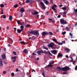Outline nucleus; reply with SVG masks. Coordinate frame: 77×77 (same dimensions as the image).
<instances>
[{
  "label": "nucleus",
  "instance_id": "obj_1",
  "mask_svg": "<svg viewBox=\"0 0 77 77\" xmlns=\"http://www.w3.org/2000/svg\"><path fill=\"white\" fill-rule=\"evenodd\" d=\"M57 69H58L60 70V71H67L69 70L70 68L69 67L67 66H65L64 67L61 68L60 67L58 66L57 67Z\"/></svg>",
  "mask_w": 77,
  "mask_h": 77
},
{
  "label": "nucleus",
  "instance_id": "obj_2",
  "mask_svg": "<svg viewBox=\"0 0 77 77\" xmlns=\"http://www.w3.org/2000/svg\"><path fill=\"white\" fill-rule=\"evenodd\" d=\"M28 33H29V34H32L34 35H39V32L35 31H31V32H29Z\"/></svg>",
  "mask_w": 77,
  "mask_h": 77
},
{
  "label": "nucleus",
  "instance_id": "obj_3",
  "mask_svg": "<svg viewBox=\"0 0 77 77\" xmlns=\"http://www.w3.org/2000/svg\"><path fill=\"white\" fill-rule=\"evenodd\" d=\"M60 23L62 24H68V23L65 20L63 19H61L60 20Z\"/></svg>",
  "mask_w": 77,
  "mask_h": 77
},
{
  "label": "nucleus",
  "instance_id": "obj_4",
  "mask_svg": "<svg viewBox=\"0 0 77 77\" xmlns=\"http://www.w3.org/2000/svg\"><path fill=\"white\" fill-rule=\"evenodd\" d=\"M44 53L45 54H49L51 56H53V55L51 54L50 53V52L48 51V50L46 51L45 50Z\"/></svg>",
  "mask_w": 77,
  "mask_h": 77
},
{
  "label": "nucleus",
  "instance_id": "obj_5",
  "mask_svg": "<svg viewBox=\"0 0 77 77\" xmlns=\"http://www.w3.org/2000/svg\"><path fill=\"white\" fill-rule=\"evenodd\" d=\"M40 5L42 6V8L43 9V10H44L45 9V5H44V3L42 2H40Z\"/></svg>",
  "mask_w": 77,
  "mask_h": 77
},
{
  "label": "nucleus",
  "instance_id": "obj_6",
  "mask_svg": "<svg viewBox=\"0 0 77 77\" xmlns=\"http://www.w3.org/2000/svg\"><path fill=\"white\" fill-rule=\"evenodd\" d=\"M41 53L43 54L44 53V52L42 50H41L40 51H38L37 52L38 55H39V56L41 54Z\"/></svg>",
  "mask_w": 77,
  "mask_h": 77
},
{
  "label": "nucleus",
  "instance_id": "obj_7",
  "mask_svg": "<svg viewBox=\"0 0 77 77\" xmlns=\"http://www.w3.org/2000/svg\"><path fill=\"white\" fill-rule=\"evenodd\" d=\"M54 45V43L51 42L50 43L49 45H48V46L51 48H53V47Z\"/></svg>",
  "mask_w": 77,
  "mask_h": 77
},
{
  "label": "nucleus",
  "instance_id": "obj_8",
  "mask_svg": "<svg viewBox=\"0 0 77 77\" xmlns=\"http://www.w3.org/2000/svg\"><path fill=\"white\" fill-rule=\"evenodd\" d=\"M51 51L52 53L54 54L55 55L57 54V51L56 50H52Z\"/></svg>",
  "mask_w": 77,
  "mask_h": 77
},
{
  "label": "nucleus",
  "instance_id": "obj_9",
  "mask_svg": "<svg viewBox=\"0 0 77 77\" xmlns=\"http://www.w3.org/2000/svg\"><path fill=\"white\" fill-rule=\"evenodd\" d=\"M9 39L10 40V41L8 42L9 44H12V43H13V40H12V39L11 38H9Z\"/></svg>",
  "mask_w": 77,
  "mask_h": 77
},
{
  "label": "nucleus",
  "instance_id": "obj_10",
  "mask_svg": "<svg viewBox=\"0 0 77 77\" xmlns=\"http://www.w3.org/2000/svg\"><path fill=\"white\" fill-rule=\"evenodd\" d=\"M47 34H48V33L47 32L45 31L43 32L42 33V36H45V35H46Z\"/></svg>",
  "mask_w": 77,
  "mask_h": 77
},
{
  "label": "nucleus",
  "instance_id": "obj_11",
  "mask_svg": "<svg viewBox=\"0 0 77 77\" xmlns=\"http://www.w3.org/2000/svg\"><path fill=\"white\" fill-rule=\"evenodd\" d=\"M20 12H25V10H24V8H21L20 9Z\"/></svg>",
  "mask_w": 77,
  "mask_h": 77
},
{
  "label": "nucleus",
  "instance_id": "obj_12",
  "mask_svg": "<svg viewBox=\"0 0 77 77\" xmlns=\"http://www.w3.org/2000/svg\"><path fill=\"white\" fill-rule=\"evenodd\" d=\"M0 66H3V62H2V59H0Z\"/></svg>",
  "mask_w": 77,
  "mask_h": 77
},
{
  "label": "nucleus",
  "instance_id": "obj_13",
  "mask_svg": "<svg viewBox=\"0 0 77 77\" xmlns=\"http://www.w3.org/2000/svg\"><path fill=\"white\" fill-rule=\"evenodd\" d=\"M32 2V0H26L25 1L26 3H30Z\"/></svg>",
  "mask_w": 77,
  "mask_h": 77
},
{
  "label": "nucleus",
  "instance_id": "obj_14",
  "mask_svg": "<svg viewBox=\"0 0 77 77\" xmlns=\"http://www.w3.org/2000/svg\"><path fill=\"white\" fill-rule=\"evenodd\" d=\"M23 52L25 53V54H27V53H28V51H27V50L26 49H25L24 50Z\"/></svg>",
  "mask_w": 77,
  "mask_h": 77
},
{
  "label": "nucleus",
  "instance_id": "obj_15",
  "mask_svg": "<svg viewBox=\"0 0 77 77\" xmlns=\"http://www.w3.org/2000/svg\"><path fill=\"white\" fill-rule=\"evenodd\" d=\"M17 31L18 33H21V32H23V31H22L21 29H18L17 30Z\"/></svg>",
  "mask_w": 77,
  "mask_h": 77
},
{
  "label": "nucleus",
  "instance_id": "obj_16",
  "mask_svg": "<svg viewBox=\"0 0 77 77\" xmlns=\"http://www.w3.org/2000/svg\"><path fill=\"white\" fill-rule=\"evenodd\" d=\"M62 54L60 53H59L58 54V57H62Z\"/></svg>",
  "mask_w": 77,
  "mask_h": 77
},
{
  "label": "nucleus",
  "instance_id": "obj_17",
  "mask_svg": "<svg viewBox=\"0 0 77 77\" xmlns=\"http://www.w3.org/2000/svg\"><path fill=\"white\" fill-rule=\"evenodd\" d=\"M66 13L65 12H63V14H62V15L63 17H65V16H66Z\"/></svg>",
  "mask_w": 77,
  "mask_h": 77
},
{
  "label": "nucleus",
  "instance_id": "obj_18",
  "mask_svg": "<svg viewBox=\"0 0 77 77\" xmlns=\"http://www.w3.org/2000/svg\"><path fill=\"white\" fill-rule=\"evenodd\" d=\"M2 58L4 59H6V56L5 54H3L2 55Z\"/></svg>",
  "mask_w": 77,
  "mask_h": 77
},
{
  "label": "nucleus",
  "instance_id": "obj_19",
  "mask_svg": "<svg viewBox=\"0 0 77 77\" xmlns=\"http://www.w3.org/2000/svg\"><path fill=\"white\" fill-rule=\"evenodd\" d=\"M20 28L21 29V30L22 31H23V30H24V26H20Z\"/></svg>",
  "mask_w": 77,
  "mask_h": 77
},
{
  "label": "nucleus",
  "instance_id": "obj_20",
  "mask_svg": "<svg viewBox=\"0 0 77 77\" xmlns=\"http://www.w3.org/2000/svg\"><path fill=\"white\" fill-rule=\"evenodd\" d=\"M52 10H53L55 13H57V10L56 9H55V8L53 7L52 8Z\"/></svg>",
  "mask_w": 77,
  "mask_h": 77
},
{
  "label": "nucleus",
  "instance_id": "obj_21",
  "mask_svg": "<svg viewBox=\"0 0 77 77\" xmlns=\"http://www.w3.org/2000/svg\"><path fill=\"white\" fill-rule=\"evenodd\" d=\"M12 16L11 15L9 17V20L10 21H12Z\"/></svg>",
  "mask_w": 77,
  "mask_h": 77
},
{
  "label": "nucleus",
  "instance_id": "obj_22",
  "mask_svg": "<svg viewBox=\"0 0 77 77\" xmlns=\"http://www.w3.org/2000/svg\"><path fill=\"white\" fill-rule=\"evenodd\" d=\"M52 40L53 41H54V42H57V43L58 42L57 41V40H56V39L53 38L52 39Z\"/></svg>",
  "mask_w": 77,
  "mask_h": 77
},
{
  "label": "nucleus",
  "instance_id": "obj_23",
  "mask_svg": "<svg viewBox=\"0 0 77 77\" xmlns=\"http://www.w3.org/2000/svg\"><path fill=\"white\" fill-rule=\"evenodd\" d=\"M62 9L63 11H65V10H66V7H62Z\"/></svg>",
  "mask_w": 77,
  "mask_h": 77
},
{
  "label": "nucleus",
  "instance_id": "obj_24",
  "mask_svg": "<svg viewBox=\"0 0 77 77\" xmlns=\"http://www.w3.org/2000/svg\"><path fill=\"white\" fill-rule=\"evenodd\" d=\"M49 34L50 35H53V34L52 32H49Z\"/></svg>",
  "mask_w": 77,
  "mask_h": 77
},
{
  "label": "nucleus",
  "instance_id": "obj_25",
  "mask_svg": "<svg viewBox=\"0 0 77 77\" xmlns=\"http://www.w3.org/2000/svg\"><path fill=\"white\" fill-rule=\"evenodd\" d=\"M66 50V51H67V52H69V51H70V49H69V48H66L65 49Z\"/></svg>",
  "mask_w": 77,
  "mask_h": 77
},
{
  "label": "nucleus",
  "instance_id": "obj_26",
  "mask_svg": "<svg viewBox=\"0 0 77 77\" xmlns=\"http://www.w3.org/2000/svg\"><path fill=\"white\" fill-rule=\"evenodd\" d=\"M17 23L18 24H21V22H20V20H18L17 21Z\"/></svg>",
  "mask_w": 77,
  "mask_h": 77
},
{
  "label": "nucleus",
  "instance_id": "obj_27",
  "mask_svg": "<svg viewBox=\"0 0 77 77\" xmlns=\"http://www.w3.org/2000/svg\"><path fill=\"white\" fill-rule=\"evenodd\" d=\"M35 11L34 10H32L31 11V13L33 15H34V13H35Z\"/></svg>",
  "mask_w": 77,
  "mask_h": 77
},
{
  "label": "nucleus",
  "instance_id": "obj_28",
  "mask_svg": "<svg viewBox=\"0 0 77 77\" xmlns=\"http://www.w3.org/2000/svg\"><path fill=\"white\" fill-rule=\"evenodd\" d=\"M57 6L56 5H54L52 7V9H53V8H57Z\"/></svg>",
  "mask_w": 77,
  "mask_h": 77
},
{
  "label": "nucleus",
  "instance_id": "obj_29",
  "mask_svg": "<svg viewBox=\"0 0 77 77\" xmlns=\"http://www.w3.org/2000/svg\"><path fill=\"white\" fill-rule=\"evenodd\" d=\"M57 44H58V45H62L63 44V43H59L58 42H57Z\"/></svg>",
  "mask_w": 77,
  "mask_h": 77
},
{
  "label": "nucleus",
  "instance_id": "obj_30",
  "mask_svg": "<svg viewBox=\"0 0 77 77\" xmlns=\"http://www.w3.org/2000/svg\"><path fill=\"white\" fill-rule=\"evenodd\" d=\"M37 14H38V11H35L34 14V15H36Z\"/></svg>",
  "mask_w": 77,
  "mask_h": 77
},
{
  "label": "nucleus",
  "instance_id": "obj_31",
  "mask_svg": "<svg viewBox=\"0 0 77 77\" xmlns=\"http://www.w3.org/2000/svg\"><path fill=\"white\" fill-rule=\"evenodd\" d=\"M70 58L71 59V60H70V61L71 62H73V58H72V57H70Z\"/></svg>",
  "mask_w": 77,
  "mask_h": 77
},
{
  "label": "nucleus",
  "instance_id": "obj_32",
  "mask_svg": "<svg viewBox=\"0 0 77 77\" xmlns=\"http://www.w3.org/2000/svg\"><path fill=\"white\" fill-rule=\"evenodd\" d=\"M45 4H46V5L49 4V2H48V1H46L45 2Z\"/></svg>",
  "mask_w": 77,
  "mask_h": 77
},
{
  "label": "nucleus",
  "instance_id": "obj_33",
  "mask_svg": "<svg viewBox=\"0 0 77 77\" xmlns=\"http://www.w3.org/2000/svg\"><path fill=\"white\" fill-rule=\"evenodd\" d=\"M3 18L4 19H5V18H6V15H3Z\"/></svg>",
  "mask_w": 77,
  "mask_h": 77
},
{
  "label": "nucleus",
  "instance_id": "obj_34",
  "mask_svg": "<svg viewBox=\"0 0 77 77\" xmlns=\"http://www.w3.org/2000/svg\"><path fill=\"white\" fill-rule=\"evenodd\" d=\"M30 25L29 24L26 25L25 26V27H30Z\"/></svg>",
  "mask_w": 77,
  "mask_h": 77
},
{
  "label": "nucleus",
  "instance_id": "obj_35",
  "mask_svg": "<svg viewBox=\"0 0 77 77\" xmlns=\"http://www.w3.org/2000/svg\"><path fill=\"white\" fill-rule=\"evenodd\" d=\"M14 8H17L18 7V5L17 4H16L14 6Z\"/></svg>",
  "mask_w": 77,
  "mask_h": 77
},
{
  "label": "nucleus",
  "instance_id": "obj_36",
  "mask_svg": "<svg viewBox=\"0 0 77 77\" xmlns=\"http://www.w3.org/2000/svg\"><path fill=\"white\" fill-rule=\"evenodd\" d=\"M54 63V61H51L50 63V64H53Z\"/></svg>",
  "mask_w": 77,
  "mask_h": 77
},
{
  "label": "nucleus",
  "instance_id": "obj_37",
  "mask_svg": "<svg viewBox=\"0 0 77 77\" xmlns=\"http://www.w3.org/2000/svg\"><path fill=\"white\" fill-rule=\"evenodd\" d=\"M20 42L21 43V44H23L26 45V43H25L24 42Z\"/></svg>",
  "mask_w": 77,
  "mask_h": 77
},
{
  "label": "nucleus",
  "instance_id": "obj_38",
  "mask_svg": "<svg viewBox=\"0 0 77 77\" xmlns=\"http://www.w3.org/2000/svg\"><path fill=\"white\" fill-rule=\"evenodd\" d=\"M42 20H44V19H45V16H44L43 15H42Z\"/></svg>",
  "mask_w": 77,
  "mask_h": 77
},
{
  "label": "nucleus",
  "instance_id": "obj_39",
  "mask_svg": "<svg viewBox=\"0 0 77 77\" xmlns=\"http://www.w3.org/2000/svg\"><path fill=\"white\" fill-rule=\"evenodd\" d=\"M66 33V32L64 31V32H62V35H65Z\"/></svg>",
  "mask_w": 77,
  "mask_h": 77
},
{
  "label": "nucleus",
  "instance_id": "obj_40",
  "mask_svg": "<svg viewBox=\"0 0 77 77\" xmlns=\"http://www.w3.org/2000/svg\"><path fill=\"white\" fill-rule=\"evenodd\" d=\"M43 48L44 49H45V50H48V48L44 46L43 47Z\"/></svg>",
  "mask_w": 77,
  "mask_h": 77
},
{
  "label": "nucleus",
  "instance_id": "obj_41",
  "mask_svg": "<svg viewBox=\"0 0 77 77\" xmlns=\"http://www.w3.org/2000/svg\"><path fill=\"white\" fill-rule=\"evenodd\" d=\"M1 8H3L4 7V5L1 4Z\"/></svg>",
  "mask_w": 77,
  "mask_h": 77
},
{
  "label": "nucleus",
  "instance_id": "obj_42",
  "mask_svg": "<svg viewBox=\"0 0 77 77\" xmlns=\"http://www.w3.org/2000/svg\"><path fill=\"white\" fill-rule=\"evenodd\" d=\"M48 66H50V67H52V66H53V65H51V64H50Z\"/></svg>",
  "mask_w": 77,
  "mask_h": 77
},
{
  "label": "nucleus",
  "instance_id": "obj_43",
  "mask_svg": "<svg viewBox=\"0 0 77 77\" xmlns=\"http://www.w3.org/2000/svg\"><path fill=\"white\" fill-rule=\"evenodd\" d=\"M13 54H14V55H17V53L14 51H13Z\"/></svg>",
  "mask_w": 77,
  "mask_h": 77
},
{
  "label": "nucleus",
  "instance_id": "obj_44",
  "mask_svg": "<svg viewBox=\"0 0 77 77\" xmlns=\"http://www.w3.org/2000/svg\"><path fill=\"white\" fill-rule=\"evenodd\" d=\"M75 70H77V65H76L75 68Z\"/></svg>",
  "mask_w": 77,
  "mask_h": 77
},
{
  "label": "nucleus",
  "instance_id": "obj_45",
  "mask_svg": "<svg viewBox=\"0 0 77 77\" xmlns=\"http://www.w3.org/2000/svg\"><path fill=\"white\" fill-rule=\"evenodd\" d=\"M6 50V48H4L3 49V51H5Z\"/></svg>",
  "mask_w": 77,
  "mask_h": 77
},
{
  "label": "nucleus",
  "instance_id": "obj_46",
  "mask_svg": "<svg viewBox=\"0 0 77 77\" xmlns=\"http://www.w3.org/2000/svg\"><path fill=\"white\" fill-rule=\"evenodd\" d=\"M14 72H12L11 73V75L12 76H14Z\"/></svg>",
  "mask_w": 77,
  "mask_h": 77
},
{
  "label": "nucleus",
  "instance_id": "obj_47",
  "mask_svg": "<svg viewBox=\"0 0 77 77\" xmlns=\"http://www.w3.org/2000/svg\"><path fill=\"white\" fill-rule=\"evenodd\" d=\"M6 73V71H4L3 72V74H5Z\"/></svg>",
  "mask_w": 77,
  "mask_h": 77
},
{
  "label": "nucleus",
  "instance_id": "obj_48",
  "mask_svg": "<svg viewBox=\"0 0 77 77\" xmlns=\"http://www.w3.org/2000/svg\"><path fill=\"white\" fill-rule=\"evenodd\" d=\"M60 15H58L57 17V18H60Z\"/></svg>",
  "mask_w": 77,
  "mask_h": 77
},
{
  "label": "nucleus",
  "instance_id": "obj_49",
  "mask_svg": "<svg viewBox=\"0 0 77 77\" xmlns=\"http://www.w3.org/2000/svg\"><path fill=\"white\" fill-rule=\"evenodd\" d=\"M69 34L70 36H72V33H71L70 32Z\"/></svg>",
  "mask_w": 77,
  "mask_h": 77
},
{
  "label": "nucleus",
  "instance_id": "obj_50",
  "mask_svg": "<svg viewBox=\"0 0 77 77\" xmlns=\"http://www.w3.org/2000/svg\"><path fill=\"white\" fill-rule=\"evenodd\" d=\"M42 74L44 77H45V75L44 74V72L42 73Z\"/></svg>",
  "mask_w": 77,
  "mask_h": 77
},
{
  "label": "nucleus",
  "instance_id": "obj_51",
  "mask_svg": "<svg viewBox=\"0 0 77 77\" xmlns=\"http://www.w3.org/2000/svg\"><path fill=\"white\" fill-rule=\"evenodd\" d=\"M75 63V60L73 61V62H72V63L73 64H74Z\"/></svg>",
  "mask_w": 77,
  "mask_h": 77
},
{
  "label": "nucleus",
  "instance_id": "obj_52",
  "mask_svg": "<svg viewBox=\"0 0 77 77\" xmlns=\"http://www.w3.org/2000/svg\"><path fill=\"white\" fill-rule=\"evenodd\" d=\"M36 60H39V57H37L36 58Z\"/></svg>",
  "mask_w": 77,
  "mask_h": 77
},
{
  "label": "nucleus",
  "instance_id": "obj_53",
  "mask_svg": "<svg viewBox=\"0 0 77 77\" xmlns=\"http://www.w3.org/2000/svg\"><path fill=\"white\" fill-rule=\"evenodd\" d=\"M46 15H48V14H49L48 11L46 12Z\"/></svg>",
  "mask_w": 77,
  "mask_h": 77
},
{
  "label": "nucleus",
  "instance_id": "obj_54",
  "mask_svg": "<svg viewBox=\"0 0 77 77\" xmlns=\"http://www.w3.org/2000/svg\"><path fill=\"white\" fill-rule=\"evenodd\" d=\"M12 59H16V57H13L12 58Z\"/></svg>",
  "mask_w": 77,
  "mask_h": 77
},
{
  "label": "nucleus",
  "instance_id": "obj_55",
  "mask_svg": "<svg viewBox=\"0 0 77 77\" xmlns=\"http://www.w3.org/2000/svg\"><path fill=\"white\" fill-rule=\"evenodd\" d=\"M63 74L66 75V72H64L63 73Z\"/></svg>",
  "mask_w": 77,
  "mask_h": 77
},
{
  "label": "nucleus",
  "instance_id": "obj_56",
  "mask_svg": "<svg viewBox=\"0 0 77 77\" xmlns=\"http://www.w3.org/2000/svg\"><path fill=\"white\" fill-rule=\"evenodd\" d=\"M66 28L67 29V30H69V28L68 27H66Z\"/></svg>",
  "mask_w": 77,
  "mask_h": 77
},
{
  "label": "nucleus",
  "instance_id": "obj_57",
  "mask_svg": "<svg viewBox=\"0 0 77 77\" xmlns=\"http://www.w3.org/2000/svg\"><path fill=\"white\" fill-rule=\"evenodd\" d=\"M74 11H75V12H77V9H76V10L74 9Z\"/></svg>",
  "mask_w": 77,
  "mask_h": 77
},
{
  "label": "nucleus",
  "instance_id": "obj_58",
  "mask_svg": "<svg viewBox=\"0 0 77 77\" xmlns=\"http://www.w3.org/2000/svg\"><path fill=\"white\" fill-rule=\"evenodd\" d=\"M48 20L49 21H52V19L48 18Z\"/></svg>",
  "mask_w": 77,
  "mask_h": 77
},
{
  "label": "nucleus",
  "instance_id": "obj_59",
  "mask_svg": "<svg viewBox=\"0 0 77 77\" xmlns=\"http://www.w3.org/2000/svg\"><path fill=\"white\" fill-rule=\"evenodd\" d=\"M8 47H11V45H10V44H8Z\"/></svg>",
  "mask_w": 77,
  "mask_h": 77
},
{
  "label": "nucleus",
  "instance_id": "obj_60",
  "mask_svg": "<svg viewBox=\"0 0 77 77\" xmlns=\"http://www.w3.org/2000/svg\"><path fill=\"white\" fill-rule=\"evenodd\" d=\"M66 58H68V55H66Z\"/></svg>",
  "mask_w": 77,
  "mask_h": 77
},
{
  "label": "nucleus",
  "instance_id": "obj_61",
  "mask_svg": "<svg viewBox=\"0 0 77 77\" xmlns=\"http://www.w3.org/2000/svg\"><path fill=\"white\" fill-rule=\"evenodd\" d=\"M16 61V60L14 59L13 60V62H15Z\"/></svg>",
  "mask_w": 77,
  "mask_h": 77
},
{
  "label": "nucleus",
  "instance_id": "obj_62",
  "mask_svg": "<svg viewBox=\"0 0 77 77\" xmlns=\"http://www.w3.org/2000/svg\"><path fill=\"white\" fill-rule=\"evenodd\" d=\"M16 71L17 72H18V69H16Z\"/></svg>",
  "mask_w": 77,
  "mask_h": 77
},
{
  "label": "nucleus",
  "instance_id": "obj_63",
  "mask_svg": "<svg viewBox=\"0 0 77 77\" xmlns=\"http://www.w3.org/2000/svg\"><path fill=\"white\" fill-rule=\"evenodd\" d=\"M32 55H36V54H35L34 53H33L32 54Z\"/></svg>",
  "mask_w": 77,
  "mask_h": 77
},
{
  "label": "nucleus",
  "instance_id": "obj_64",
  "mask_svg": "<svg viewBox=\"0 0 77 77\" xmlns=\"http://www.w3.org/2000/svg\"><path fill=\"white\" fill-rule=\"evenodd\" d=\"M55 22V21L54 20H52V23H54Z\"/></svg>",
  "mask_w": 77,
  "mask_h": 77
}]
</instances>
